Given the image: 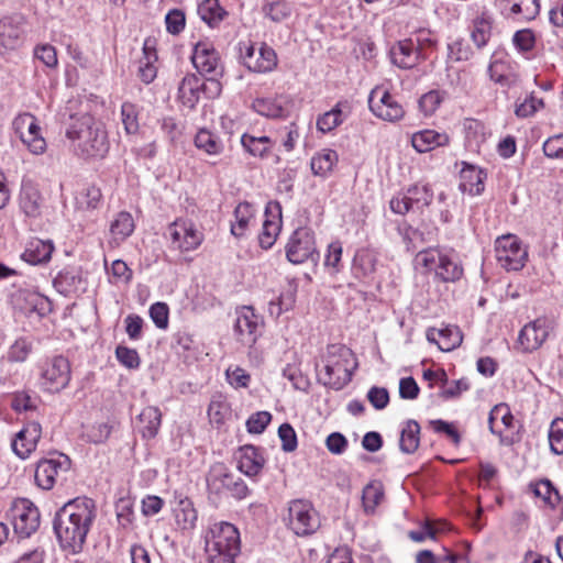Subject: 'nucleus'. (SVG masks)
Returning a JSON list of instances; mask_svg holds the SVG:
<instances>
[{
	"instance_id": "1",
	"label": "nucleus",
	"mask_w": 563,
	"mask_h": 563,
	"mask_svg": "<svg viewBox=\"0 0 563 563\" xmlns=\"http://www.w3.org/2000/svg\"><path fill=\"white\" fill-rule=\"evenodd\" d=\"M96 518L92 499L78 497L66 503L55 515L53 527L63 550L79 553Z\"/></svg>"
},
{
	"instance_id": "2",
	"label": "nucleus",
	"mask_w": 563,
	"mask_h": 563,
	"mask_svg": "<svg viewBox=\"0 0 563 563\" xmlns=\"http://www.w3.org/2000/svg\"><path fill=\"white\" fill-rule=\"evenodd\" d=\"M66 137L82 158H103L110 148L104 125L90 114L71 118Z\"/></svg>"
},
{
	"instance_id": "3",
	"label": "nucleus",
	"mask_w": 563,
	"mask_h": 563,
	"mask_svg": "<svg viewBox=\"0 0 563 563\" xmlns=\"http://www.w3.org/2000/svg\"><path fill=\"white\" fill-rule=\"evenodd\" d=\"M351 356L350 349L339 344L329 345L316 364L319 379L334 389L343 388L352 378Z\"/></svg>"
},
{
	"instance_id": "4",
	"label": "nucleus",
	"mask_w": 563,
	"mask_h": 563,
	"mask_svg": "<svg viewBox=\"0 0 563 563\" xmlns=\"http://www.w3.org/2000/svg\"><path fill=\"white\" fill-rule=\"evenodd\" d=\"M240 550V533L232 523H216L206 536L209 563H234Z\"/></svg>"
},
{
	"instance_id": "5",
	"label": "nucleus",
	"mask_w": 563,
	"mask_h": 563,
	"mask_svg": "<svg viewBox=\"0 0 563 563\" xmlns=\"http://www.w3.org/2000/svg\"><path fill=\"white\" fill-rule=\"evenodd\" d=\"M207 486L210 496L221 498L225 494H230L235 499L245 498L250 490L244 481L229 471L222 464H213L207 475Z\"/></svg>"
},
{
	"instance_id": "6",
	"label": "nucleus",
	"mask_w": 563,
	"mask_h": 563,
	"mask_svg": "<svg viewBox=\"0 0 563 563\" xmlns=\"http://www.w3.org/2000/svg\"><path fill=\"white\" fill-rule=\"evenodd\" d=\"M7 519L13 527V531L20 538H27L40 526L38 509L27 499H16L7 511Z\"/></svg>"
},
{
	"instance_id": "7",
	"label": "nucleus",
	"mask_w": 563,
	"mask_h": 563,
	"mask_svg": "<svg viewBox=\"0 0 563 563\" xmlns=\"http://www.w3.org/2000/svg\"><path fill=\"white\" fill-rule=\"evenodd\" d=\"M240 58L243 65L253 73H268L277 66V55L266 43L256 47L251 42H241Z\"/></svg>"
},
{
	"instance_id": "8",
	"label": "nucleus",
	"mask_w": 563,
	"mask_h": 563,
	"mask_svg": "<svg viewBox=\"0 0 563 563\" xmlns=\"http://www.w3.org/2000/svg\"><path fill=\"white\" fill-rule=\"evenodd\" d=\"M286 257L296 265L308 260L318 261L319 253L316 249L314 234L309 228L301 227L294 231L286 245Z\"/></svg>"
},
{
	"instance_id": "9",
	"label": "nucleus",
	"mask_w": 563,
	"mask_h": 563,
	"mask_svg": "<svg viewBox=\"0 0 563 563\" xmlns=\"http://www.w3.org/2000/svg\"><path fill=\"white\" fill-rule=\"evenodd\" d=\"M287 523L297 536H309L318 530L320 519L311 504L292 500L288 507Z\"/></svg>"
},
{
	"instance_id": "10",
	"label": "nucleus",
	"mask_w": 563,
	"mask_h": 563,
	"mask_svg": "<svg viewBox=\"0 0 563 563\" xmlns=\"http://www.w3.org/2000/svg\"><path fill=\"white\" fill-rule=\"evenodd\" d=\"M495 254L499 265L507 271L521 269L527 258V251L521 246L517 236L512 234L497 238Z\"/></svg>"
},
{
	"instance_id": "11",
	"label": "nucleus",
	"mask_w": 563,
	"mask_h": 563,
	"mask_svg": "<svg viewBox=\"0 0 563 563\" xmlns=\"http://www.w3.org/2000/svg\"><path fill=\"white\" fill-rule=\"evenodd\" d=\"M191 62L195 68L210 80H214L223 74L220 55L213 44L200 41L194 46Z\"/></svg>"
},
{
	"instance_id": "12",
	"label": "nucleus",
	"mask_w": 563,
	"mask_h": 563,
	"mask_svg": "<svg viewBox=\"0 0 563 563\" xmlns=\"http://www.w3.org/2000/svg\"><path fill=\"white\" fill-rule=\"evenodd\" d=\"M70 468V460L65 454H57L54 457L41 460L35 468V482L43 489H52L56 478L62 472Z\"/></svg>"
},
{
	"instance_id": "13",
	"label": "nucleus",
	"mask_w": 563,
	"mask_h": 563,
	"mask_svg": "<svg viewBox=\"0 0 563 563\" xmlns=\"http://www.w3.org/2000/svg\"><path fill=\"white\" fill-rule=\"evenodd\" d=\"M371 111L385 121H396L404 117V109L387 90L375 88L368 97Z\"/></svg>"
},
{
	"instance_id": "14",
	"label": "nucleus",
	"mask_w": 563,
	"mask_h": 563,
	"mask_svg": "<svg viewBox=\"0 0 563 563\" xmlns=\"http://www.w3.org/2000/svg\"><path fill=\"white\" fill-rule=\"evenodd\" d=\"M262 324V318L255 313L252 307L243 306L236 309L234 331L243 344L252 345L256 342Z\"/></svg>"
},
{
	"instance_id": "15",
	"label": "nucleus",
	"mask_w": 563,
	"mask_h": 563,
	"mask_svg": "<svg viewBox=\"0 0 563 563\" xmlns=\"http://www.w3.org/2000/svg\"><path fill=\"white\" fill-rule=\"evenodd\" d=\"M552 328L545 318H538L526 324L518 338L522 352H533L547 341Z\"/></svg>"
},
{
	"instance_id": "16",
	"label": "nucleus",
	"mask_w": 563,
	"mask_h": 563,
	"mask_svg": "<svg viewBox=\"0 0 563 563\" xmlns=\"http://www.w3.org/2000/svg\"><path fill=\"white\" fill-rule=\"evenodd\" d=\"M42 378L48 390L59 391L65 388L70 380L68 360L64 356H55L46 362L42 371Z\"/></svg>"
},
{
	"instance_id": "17",
	"label": "nucleus",
	"mask_w": 563,
	"mask_h": 563,
	"mask_svg": "<svg viewBox=\"0 0 563 563\" xmlns=\"http://www.w3.org/2000/svg\"><path fill=\"white\" fill-rule=\"evenodd\" d=\"M390 59L394 65L402 69L413 68L420 59L424 58L421 54L419 38H405L398 41L390 47Z\"/></svg>"
},
{
	"instance_id": "18",
	"label": "nucleus",
	"mask_w": 563,
	"mask_h": 563,
	"mask_svg": "<svg viewBox=\"0 0 563 563\" xmlns=\"http://www.w3.org/2000/svg\"><path fill=\"white\" fill-rule=\"evenodd\" d=\"M431 200L432 195L427 187L415 186L409 188L401 199H391L389 205L391 211H400L401 206L405 211H420L428 207Z\"/></svg>"
},
{
	"instance_id": "19",
	"label": "nucleus",
	"mask_w": 563,
	"mask_h": 563,
	"mask_svg": "<svg viewBox=\"0 0 563 563\" xmlns=\"http://www.w3.org/2000/svg\"><path fill=\"white\" fill-rule=\"evenodd\" d=\"M42 434V427L38 422L27 423L13 439L12 451L21 459L27 457L36 448Z\"/></svg>"
},
{
	"instance_id": "20",
	"label": "nucleus",
	"mask_w": 563,
	"mask_h": 563,
	"mask_svg": "<svg viewBox=\"0 0 563 563\" xmlns=\"http://www.w3.org/2000/svg\"><path fill=\"white\" fill-rule=\"evenodd\" d=\"M8 301L13 309L32 310L37 300V294L29 289L25 282L20 277L7 288Z\"/></svg>"
},
{
	"instance_id": "21",
	"label": "nucleus",
	"mask_w": 563,
	"mask_h": 563,
	"mask_svg": "<svg viewBox=\"0 0 563 563\" xmlns=\"http://www.w3.org/2000/svg\"><path fill=\"white\" fill-rule=\"evenodd\" d=\"M427 339L429 342L435 343L444 352L454 350L463 341L462 333L457 327L431 328L427 331Z\"/></svg>"
},
{
	"instance_id": "22",
	"label": "nucleus",
	"mask_w": 563,
	"mask_h": 563,
	"mask_svg": "<svg viewBox=\"0 0 563 563\" xmlns=\"http://www.w3.org/2000/svg\"><path fill=\"white\" fill-rule=\"evenodd\" d=\"M53 251L54 244L51 240L32 239L29 241L22 258L32 265L46 264L49 262Z\"/></svg>"
},
{
	"instance_id": "23",
	"label": "nucleus",
	"mask_w": 563,
	"mask_h": 563,
	"mask_svg": "<svg viewBox=\"0 0 563 563\" xmlns=\"http://www.w3.org/2000/svg\"><path fill=\"white\" fill-rule=\"evenodd\" d=\"M202 86L203 84L197 75L187 74L179 82L178 99L185 107L194 109L199 101Z\"/></svg>"
},
{
	"instance_id": "24",
	"label": "nucleus",
	"mask_w": 563,
	"mask_h": 563,
	"mask_svg": "<svg viewBox=\"0 0 563 563\" xmlns=\"http://www.w3.org/2000/svg\"><path fill=\"white\" fill-rule=\"evenodd\" d=\"M350 112L347 101H339L330 111L323 113L317 119V129L322 133H328L343 123Z\"/></svg>"
},
{
	"instance_id": "25",
	"label": "nucleus",
	"mask_w": 563,
	"mask_h": 563,
	"mask_svg": "<svg viewBox=\"0 0 563 563\" xmlns=\"http://www.w3.org/2000/svg\"><path fill=\"white\" fill-rule=\"evenodd\" d=\"M448 143L449 136L446 134L438 133L433 130L417 132L411 137V144L419 153H427L438 146H444Z\"/></svg>"
},
{
	"instance_id": "26",
	"label": "nucleus",
	"mask_w": 563,
	"mask_h": 563,
	"mask_svg": "<svg viewBox=\"0 0 563 563\" xmlns=\"http://www.w3.org/2000/svg\"><path fill=\"white\" fill-rule=\"evenodd\" d=\"M264 466V459L258 450L253 445L241 448L239 460V470L247 476L257 475Z\"/></svg>"
},
{
	"instance_id": "27",
	"label": "nucleus",
	"mask_w": 563,
	"mask_h": 563,
	"mask_svg": "<svg viewBox=\"0 0 563 563\" xmlns=\"http://www.w3.org/2000/svg\"><path fill=\"white\" fill-rule=\"evenodd\" d=\"M509 7V15L520 20L529 21L534 19L540 11L538 0H503Z\"/></svg>"
},
{
	"instance_id": "28",
	"label": "nucleus",
	"mask_w": 563,
	"mask_h": 563,
	"mask_svg": "<svg viewBox=\"0 0 563 563\" xmlns=\"http://www.w3.org/2000/svg\"><path fill=\"white\" fill-rule=\"evenodd\" d=\"M420 443V426L416 420H408L400 432L399 448L406 454L417 451Z\"/></svg>"
},
{
	"instance_id": "29",
	"label": "nucleus",
	"mask_w": 563,
	"mask_h": 563,
	"mask_svg": "<svg viewBox=\"0 0 563 563\" xmlns=\"http://www.w3.org/2000/svg\"><path fill=\"white\" fill-rule=\"evenodd\" d=\"M514 417L506 404L496 405L489 412V430L494 434H501L504 429L512 426Z\"/></svg>"
},
{
	"instance_id": "30",
	"label": "nucleus",
	"mask_w": 563,
	"mask_h": 563,
	"mask_svg": "<svg viewBox=\"0 0 563 563\" xmlns=\"http://www.w3.org/2000/svg\"><path fill=\"white\" fill-rule=\"evenodd\" d=\"M267 217L263 222V231L258 238L263 249H269L276 241L282 229L283 213H265Z\"/></svg>"
},
{
	"instance_id": "31",
	"label": "nucleus",
	"mask_w": 563,
	"mask_h": 563,
	"mask_svg": "<svg viewBox=\"0 0 563 563\" xmlns=\"http://www.w3.org/2000/svg\"><path fill=\"white\" fill-rule=\"evenodd\" d=\"M198 14L209 26L216 27L228 13L220 5L219 0H203L198 5Z\"/></svg>"
},
{
	"instance_id": "32",
	"label": "nucleus",
	"mask_w": 563,
	"mask_h": 563,
	"mask_svg": "<svg viewBox=\"0 0 563 563\" xmlns=\"http://www.w3.org/2000/svg\"><path fill=\"white\" fill-rule=\"evenodd\" d=\"M444 257V253L438 247H429L420 250L413 260L416 269H423L424 272H431L438 269V265L441 264V260Z\"/></svg>"
},
{
	"instance_id": "33",
	"label": "nucleus",
	"mask_w": 563,
	"mask_h": 563,
	"mask_svg": "<svg viewBox=\"0 0 563 563\" xmlns=\"http://www.w3.org/2000/svg\"><path fill=\"white\" fill-rule=\"evenodd\" d=\"M195 145L198 150L209 155H219L223 152V143L218 135L207 129H200L195 136Z\"/></svg>"
},
{
	"instance_id": "34",
	"label": "nucleus",
	"mask_w": 563,
	"mask_h": 563,
	"mask_svg": "<svg viewBox=\"0 0 563 563\" xmlns=\"http://www.w3.org/2000/svg\"><path fill=\"white\" fill-rule=\"evenodd\" d=\"M161 411L157 407H145L139 415V421L142 424V434L144 438H154L161 426Z\"/></svg>"
},
{
	"instance_id": "35",
	"label": "nucleus",
	"mask_w": 563,
	"mask_h": 563,
	"mask_svg": "<svg viewBox=\"0 0 563 563\" xmlns=\"http://www.w3.org/2000/svg\"><path fill=\"white\" fill-rule=\"evenodd\" d=\"M338 154L334 150L325 148L311 158V170L314 175L325 176L333 169L338 162Z\"/></svg>"
},
{
	"instance_id": "36",
	"label": "nucleus",
	"mask_w": 563,
	"mask_h": 563,
	"mask_svg": "<svg viewBox=\"0 0 563 563\" xmlns=\"http://www.w3.org/2000/svg\"><path fill=\"white\" fill-rule=\"evenodd\" d=\"M492 18L483 14L474 21L471 37L477 48L484 47L492 36Z\"/></svg>"
},
{
	"instance_id": "37",
	"label": "nucleus",
	"mask_w": 563,
	"mask_h": 563,
	"mask_svg": "<svg viewBox=\"0 0 563 563\" xmlns=\"http://www.w3.org/2000/svg\"><path fill=\"white\" fill-rule=\"evenodd\" d=\"M176 523L180 529H191L197 520V511L188 499H180L175 508Z\"/></svg>"
},
{
	"instance_id": "38",
	"label": "nucleus",
	"mask_w": 563,
	"mask_h": 563,
	"mask_svg": "<svg viewBox=\"0 0 563 563\" xmlns=\"http://www.w3.org/2000/svg\"><path fill=\"white\" fill-rule=\"evenodd\" d=\"M384 498V488L382 483L379 482H371L368 483L364 489L362 495V501L364 511L366 514H373L376 507L382 503Z\"/></svg>"
},
{
	"instance_id": "39",
	"label": "nucleus",
	"mask_w": 563,
	"mask_h": 563,
	"mask_svg": "<svg viewBox=\"0 0 563 563\" xmlns=\"http://www.w3.org/2000/svg\"><path fill=\"white\" fill-rule=\"evenodd\" d=\"M262 13L271 21L279 23L290 15L291 8L285 0H265L262 5Z\"/></svg>"
},
{
	"instance_id": "40",
	"label": "nucleus",
	"mask_w": 563,
	"mask_h": 563,
	"mask_svg": "<svg viewBox=\"0 0 563 563\" xmlns=\"http://www.w3.org/2000/svg\"><path fill=\"white\" fill-rule=\"evenodd\" d=\"M484 178L485 175L481 169H464L460 188L463 191H468L471 195H478L484 190Z\"/></svg>"
},
{
	"instance_id": "41",
	"label": "nucleus",
	"mask_w": 563,
	"mask_h": 563,
	"mask_svg": "<svg viewBox=\"0 0 563 563\" xmlns=\"http://www.w3.org/2000/svg\"><path fill=\"white\" fill-rule=\"evenodd\" d=\"M376 256L369 249L358 250L353 258V269L357 275L367 276L375 271Z\"/></svg>"
},
{
	"instance_id": "42",
	"label": "nucleus",
	"mask_w": 563,
	"mask_h": 563,
	"mask_svg": "<svg viewBox=\"0 0 563 563\" xmlns=\"http://www.w3.org/2000/svg\"><path fill=\"white\" fill-rule=\"evenodd\" d=\"M463 275V267L448 254L441 260L438 265L437 276L445 283L456 282Z\"/></svg>"
},
{
	"instance_id": "43",
	"label": "nucleus",
	"mask_w": 563,
	"mask_h": 563,
	"mask_svg": "<svg viewBox=\"0 0 563 563\" xmlns=\"http://www.w3.org/2000/svg\"><path fill=\"white\" fill-rule=\"evenodd\" d=\"M21 20V18H19ZM23 34V29L20 25V21H15L13 24V19H5L2 21V46L8 48H15L19 46L21 42V36Z\"/></svg>"
},
{
	"instance_id": "44",
	"label": "nucleus",
	"mask_w": 563,
	"mask_h": 563,
	"mask_svg": "<svg viewBox=\"0 0 563 563\" xmlns=\"http://www.w3.org/2000/svg\"><path fill=\"white\" fill-rule=\"evenodd\" d=\"M243 147L253 156H264L271 147V139L268 136H253L243 134L241 137Z\"/></svg>"
},
{
	"instance_id": "45",
	"label": "nucleus",
	"mask_w": 563,
	"mask_h": 563,
	"mask_svg": "<svg viewBox=\"0 0 563 563\" xmlns=\"http://www.w3.org/2000/svg\"><path fill=\"white\" fill-rule=\"evenodd\" d=\"M134 227L131 213H119L118 218L111 222L110 232L115 240L123 241L132 234Z\"/></svg>"
},
{
	"instance_id": "46",
	"label": "nucleus",
	"mask_w": 563,
	"mask_h": 563,
	"mask_svg": "<svg viewBox=\"0 0 563 563\" xmlns=\"http://www.w3.org/2000/svg\"><path fill=\"white\" fill-rule=\"evenodd\" d=\"M254 110L267 118H280L284 115L283 104L277 99L258 98L253 102Z\"/></svg>"
},
{
	"instance_id": "47",
	"label": "nucleus",
	"mask_w": 563,
	"mask_h": 563,
	"mask_svg": "<svg viewBox=\"0 0 563 563\" xmlns=\"http://www.w3.org/2000/svg\"><path fill=\"white\" fill-rule=\"evenodd\" d=\"M121 120L126 134H135L139 132V110L136 104L132 102H123L121 106Z\"/></svg>"
},
{
	"instance_id": "48",
	"label": "nucleus",
	"mask_w": 563,
	"mask_h": 563,
	"mask_svg": "<svg viewBox=\"0 0 563 563\" xmlns=\"http://www.w3.org/2000/svg\"><path fill=\"white\" fill-rule=\"evenodd\" d=\"M40 131L41 128L38 126V129H31L19 136L22 143L34 155H41L46 151V141L40 134Z\"/></svg>"
},
{
	"instance_id": "49",
	"label": "nucleus",
	"mask_w": 563,
	"mask_h": 563,
	"mask_svg": "<svg viewBox=\"0 0 563 563\" xmlns=\"http://www.w3.org/2000/svg\"><path fill=\"white\" fill-rule=\"evenodd\" d=\"M230 415L229 404L221 397H213L208 408V416L212 423L222 424Z\"/></svg>"
},
{
	"instance_id": "50",
	"label": "nucleus",
	"mask_w": 563,
	"mask_h": 563,
	"mask_svg": "<svg viewBox=\"0 0 563 563\" xmlns=\"http://www.w3.org/2000/svg\"><path fill=\"white\" fill-rule=\"evenodd\" d=\"M549 443L554 454H563V419L558 418L552 421L549 430Z\"/></svg>"
},
{
	"instance_id": "51",
	"label": "nucleus",
	"mask_w": 563,
	"mask_h": 563,
	"mask_svg": "<svg viewBox=\"0 0 563 563\" xmlns=\"http://www.w3.org/2000/svg\"><path fill=\"white\" fill-rule=\"evenodd\" d=\"M534 494L541 497L551 507H555L561 499L559 492L553 487L549 479L538 482L534 487Z\"/></svg>"
},
{
	"instance_id": "52",
	"label": "nucleus",
	"mask_w": 563,
	"mask_h": 563,
	"mask_svg": "<svg viewBox=\"0 0 563 563\" xmlns=\"http://www.w3.org/2000/svg\"><path fill=\"white\" fill-rule=\"evenodd\" d=\"M32 351V343L24 338L18 339L8 351L10 362H24Z\"/></svg>"
},
{
	"instance_id": "53",
	"label": "nucleus",
	"mask_w": 563,
	"mask_h": 563,
	"mask_svg": "<svg viewBox=\"0 0 563 563\" xmlns=\"http://www.w3.org/2000/svg\"><path fill=\"white\" fill-rule=\"evenodd\" d=\"M444 99V92L439 90H431L421 96L419 99V107L424 114H432L439 108Z\"/></svg>"
},
{
	"instance_id": "54",
	"label": "nucleus",
	"mask_w": 563,
	"mask_h": 563,
	"mask_svg": "<svg viewBox=\"0 0 563 563\" xmlns=\"http://www.w3.org/2000/svg\"><path fill=\"white\" fill-rule=\"evenodd\" d=\"M34 57L42 62L48 68L57 67V53L51 44H40L34 48Z\"/></svg>"
},
{
	"instance_id": "55",
	"label": "nucleus",
	"mask_w": 563,
	"mask_h": 563,
	"mask_svg": "<svg viewBox=\"0 0 563 563\" xmlns=\"http://www.w3.org/2000/svg\"><path fill=\"white\" fill-rule=\"evenodd\" d=\"M272 420V415L268 411H257L247 419L246 429L250 433L261 434Z\"/></svg>"
},
{
	"instance_id": "56",
	"label": "nucleus",
	"mask_w": 563,
	"mask_h": 563,
	"mask_svg": "<svg viewBox=\"0 0 563 563\" xmlns=\"http://www.w3.org/2000/svg\"><path fill=\"white\" fill-rule=\"evenodd\" d=\"M115 356L126 368L135 369L140 366L141 360L139 353L134 349L119 345L115 349Z\"/></svg>"
},
{
	"instance_id": "57",
	"label": "nucleus",
	"mask_w": 563,
	"mask_h": 563,
	"mask_svg": "<svg viewBox=\"0 0 563 563\" xmlns=\"http://www.w3.org/2000/svg\"><path fill=\"white\" fill-rule=\"evenodd\" d=\"M278 437L284 452H292L297 449V434L289 423H283L278 428Z\"/></svg>"
},
{
	"instance_id": "58",
	"label": "nucleus",
	"mask_w": 563,
	"mask_h": 563,
	"mask_svg": "<svg viewBox=\"0 0 563 563\" xmlns=\"http://www.w3.org/2000/svg\"><path fill=\"white\" fill-rule=\"evenodd\" d=\"M543 153L549 158H563V133L550 136L543 143Z\"/></svg>"
},
{
	"instance_id": "59",
	"label": "nucleus",
	"mask_w": 563,
	"mask_h": 563,
	"mask_svg": "<svg viewBox=\"0 0 563 563\" xmlns=\"http://www.w3.org/2000/svg\"><path fill=\"white\" fill-rule=\"evenodd\" d=\"M201 233L195 228L192 223H189L186 229V233L179 243V249L181 251L194 250L201 243Z\"/></svg>"
},
{
	"instance_id": "60",
	"label": "nucleus",
	"mask_w": 563,
	"mask_h": 563,
	"mask_svg": "<svg viewBox=\"0 0 563 563\" xmlns=\"http://www.w3.org/2000/svg\"><path fill=\"white\" fill-rule=\"evenodd\" d=\"M12 128L14 130V133L20 136L23 135L26 131H30L31 129H38V124L36 121V118L30 113H23L18 115L13 122Z\"/></svg>"
},
{
	"instance_id": "61",
	"label": "nucleus",
	"mask_w": 563,
	"mask_h": 563,
	"mask_svg": "<svg viewBox=\"0 0 563 563\" xmlns=\"http://www.w3.org/2000/svg\"><path fill=\"white\" fill-rule=\"evenodd\" d=\"M150 316L159 329L168 325V306L165 302H155L150 308Z\"/></svg>"
},
{
	"instance_id": "62",
	"label": "nucleus",
	"mask_w": 563,
	"mask_h": 563,
	"mask_svg": "<svg viewBox=\"0 0 563 563\" xmlns=\"http://www.w3.org/2000/svg\"><path fill=\"white\" fill-rule=\"evenodd\" d=\"M512 41L515 46L522 52L531 51L536 43L534 34L528 29L517 31Z\"/></svg>"
},
{
	"instance_id": "63",
	"label": "nucleus",
	"mask_w": 563,
	"mask_h": 563,
	"mask_svg": "<svg viewBox=\"0 0 563 563\" xmlns=\"http://www.w3.org/2000/svg\"><path fill=\"white\" fill-rule=\"evenodd\" d=\"M449 51V58L461 62V60H467L470 59L472 55V51L470 46L464 43L462 40L454 41L453 43L449 44L448 46Z\"/></svg>"
},
{
	"instance_id": "64",
	"label": "nucleus",
	"mask_w": 563,
	"mask_h": 563,
	"mask_svg": "<svg viewBox=\"0 0 563 563\" xmlns=\"http://www.w3.org/2000/svg\"><path fill=\"white\" fill-rule=\"evenodd\" d=\"M165 22L170 34H178L185 27V14L180 10H172L166 14Z\"/></svg>"
}]
</instances>
